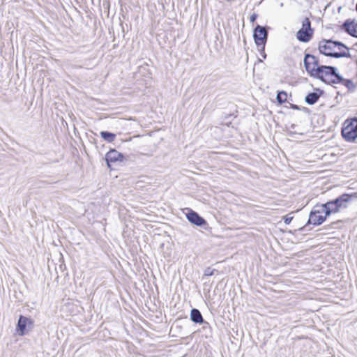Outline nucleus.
I'll list each match as a JSON object with an SVG mask.
<instances>
[{"label": "nucleus", "mask_w": 357, "mask_h": 357, "mask_svg": "<svg viewBox=\"0 0 357 357\" xmlns=\"http://www.w3.org/2000/svg\"><path fill=\"white\" fill-rule=\"evenodd\" d=\"M319 98V95L317 93H310L305 97V101L309 105L314 104Z\"/></svg>", "instance_id": "f8f14e48"}, {"label": "nucleus", "mask_w": 357, "mask_h": 357, "mask_svg": "<svg viewBox=\"0 0 357 357\" xmlns=\"http://www.w3.org/2000/svg\"><path fill=\"white\" fill-rule=\"evenodd\" d=\"M288 94L286 91H281L278 93L277 100L279 104H283L287 102Z\"/></svg>", "instance_id": "4468645a"}, {"label": "nucleus", "mask_w": 357, "mask_h": 357, "mask_svg": "<svg viewBox=\"0 0 357 357\" xmlns=\"http://www.w3.org/2000/svg\"><path fill=\"white\" fill-rule=\"evenodd\" d=\"M268 33L263 26L257 25L254 30V39L256 45L261 50L264 49L267 41Z\"/></svg>", "instance_id": "423d86ee"}, {"label": "nucleus", "mask_w": 357, "mask_h": 357, "mask_svg": "<svg viewBox=\"0 0 357 357\" xmlns=\"http://www.w3.org/2000/svg\"><path fill=\"white\" fill-rule=\"evenodd\" d=\"M341 135L347 142H354L357 139V117L349 118L342 123Z\"/></svg>", "instance_id": "20e7f679"}, {"label": "nucleus", "mask_w": 357, "mask_h": 357, "mask_svg": "<svg viewBox=\"0 0 357 357\" xmlns=\"http://www.w3.org/2000/svg\"><path fill=\"white\" fill-rule=\"evenodd\" d=\"M314 29L311 27V22L308 17L302 22V27L297 31V39L303 43L309 42L313 37Z\"/></svg>", "instance_id": "39448f33"}, {"label": "nucleus", "mask_w": 357, "mask_h": 357, "mask_svg": "<svg viewBox=\"0 0 357 357\" xmlns=\"http://www.w3.org/2000/svg\"><path fill=\"white\" fill-rule=\"evenodd\" d=\"M257 17V15L255 14V13H253L252 15H250V20L252 23H254L255 21H256V19Z\"/></svg>", "instance_id": "a211bd4d"}, {"label": "nucleus", "mask_w": 357, "mask_h": 357, "mask_svg": "<svg viewBox=\"0 0 357 357\" xmlns=\"http://www.w3.org/2000/svg\"><path fill=\"white\" fill-rule=\"evenodd\" d=\"M100 136L108 142H113L116 138V135L107 131L100 132Z\"/></svg>", "instance_id": "ddd939ff"}, {"label": "nucleus", "mask_w": 357, "mask_h": 357, "mask_svg": "<svg viewBox=\"0 0 357 357\" xmlns=\"http://www.w3.org/2000/svg\"><path fill=\"white\" fill-rule=\"evenodd\" d=\"M342 222H343V221H342V220H337V221H336V222H332V223H331V225H337V224H338V223H342Z\"/></svg>", "instance_id": "aec40b11"}, {"label": "nucleus", "mask_w": 357, "mask_h": 357, "mask_svg": "<svg viewBox=\"0 0 357 357\" xmlns=\"http://www.w3.org/2000/svg\"><path fill=\"white\" fill-rule=\"evenodd\" d=\"M291 220H292V217H289L288 215H286L284 218V222L287 225H289L291 222Z\"/></svg>", "instance_id": "f3484780"}, {"label": "nucleus", "mask_w": 357, "mask_h": 357, "mask_svg": "<svg viewBox=\"0 0 357 357\" xmlns=\"http://www.w3.org/2000/svg\"><path fill=\"white\" fill-rule=\"evenodd\" d=\"M342 29L349 35L357 38V22L354 20H347L342 26Z\"/></svg>", "instance_id": "1a4fd4ad"}, {"label": "nucleus", "mask_w": 357, "mask_h": 357, "mask_svg": "<svg viewBox=\"0 0 357 357\" xmlns=\"http://www.w3.org/2000/svg\"><path fill=\"white\" fill-rule=\"evenodd\" d=\"M190 317L192 321L195 323L202 324L204 321L202 315L197 309H192L191 310Z\"/></svg>", "instance_id": "9b49d317"}, {"label": "nucleus", "mask_w": 357, "mask_h": 357, "mask_svg": "<svg viewBox=\"0 0 357 357\" xmlns=\"http://www.w3.org/2000/svg\"><path fill=\"white\" fill-rule=\"evenodd\" d=\"M33 326V321L28 317L22 315L20 316L18 323L17 325V331L19 335H24Z\"/></svg>", "instance_id": "0eeeda50"}, {"label": "nucleus", "mask_w": 357, "mask_h": 357, "mask_svg": "<svg viewBox=\"0 0 357 357\" xmlns=\"http://www.w3.org/2000/svg\"><path fill=\"white\" fill-rule=\"evenodd\" d=\"M303 65L310 76L323 82H335V79L339 78L334 67L321 65L319 57L314 54H306L303 59Z\"/></svg>", "instance_id": "f03ea898"}, {"label": "nucleus", "mask_w": 357, "mask_h": 357, "mask_svg": "<svg viewBox=\"0 0 357 357\" xmlns=\"http://www.w3.org/2000/svg\"><path fill=\"white\" fill-rule=\"evenodd\" d=\"M357 199V192L343 194L326 204L316 206L310 213L309 222L313 225H320L331 214L340 213L348 208L349 204Z\"/></svg>", "instance_id": "f257e3e1"}, {"label": "nucleus", "mask_w": 357, "mask_h": 357, "mask_svg": "<svg viewBox=\"0 0 357 357\" xmlns=\"http://www.w3.org/2000/svg\"><path fill=\"white\" fill-rule=\"evenodd\" d=\"M290 108L293 109H296V110H299L300 108L298 105H294V104H290Z\"/></svg>", "instance_id": "6ab92c4d"}, {"label": "nucleus", "mask_w": 357, "mask_h": 357, "mask_svg": "<svg viewBox=\"0 0 357 357\" xmlns=\"http://www.w3.org/2000/svg\"><path fill=\"white\" fill-rule=\"evenodd\" d=\"M317 48L321 54L329 57L338 59L349 55V48L344 43L331 39L320 40Z\"/></svg>", "instance_id": "7ed1b4c3"}, {"label": "nucleus", "mask_w": 357, "mask_h": 357, "mask_svg": "<svg viewBox=\"0 0 357 357\" xmlns=\"http://www.w3.org/2000/svg\"><path fill=\"white\" fill-rule=\"evenodd\" d=\"M188 211V213H186L187 219L189 222H190L192 224H194L197 226H202L206 223V220L199 215V214L192 209L187 208Z\"/></svg>", "instance_id": "6e6552de"}, {"label": "nucleus", "mask_w": 357, "mask_h": 357, "mask_svg": "<svg viewBox=\"0 0 357 357\" xmlns=\"http://www.w3.org/2000/svg\"><path fill=\"white\" fill-rule=\"evenodd\" d=\"M338 77V79H335V82L336 81H340L343 85L346 86L349 89L354 86V83L351 80L347 79H341L339 76Z\"/></svg>", "instance_id": "2eb2a0df"}, {"label": "nucleus", "mask_w": 357, "mask_h": 357, "mask_svg": "<svg viewBox=\"0 0 357 357\" xmlns=\"http://www.w3.org/2000/svg\"><path fill=\"white\" fill-rule=\"evenodd\" d=\"M106 157L107 163H109V162H114L119 160L121 161L123 158V155L115 149L110 150L107 153Z\"/></svg>", "instance_id": "9d476101"}, {"label": "nucleus", "mask_w": 357, "mask_h": 357, "mask_svg": "<svg viewBox=\"0 0 357 357\" xmlns=\"http://www.w3.org/2000/svg\"><path fill=\"white\" fill-rule=\"evenodd\" d=\"M214 271L215 270H212L210 268H208L206 269V271L204 272V275L206 276L212 275H213Z\"/></svg>", "instance_id": "dca6fc26"}]
</instances>
